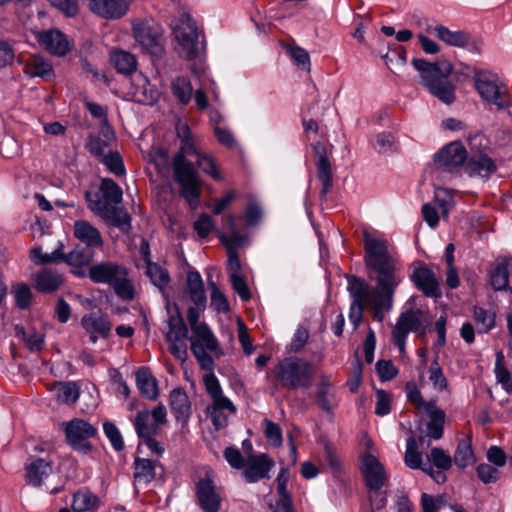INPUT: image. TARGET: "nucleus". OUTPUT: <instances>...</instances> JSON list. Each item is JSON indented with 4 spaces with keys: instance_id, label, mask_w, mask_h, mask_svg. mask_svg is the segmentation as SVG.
<instances>
[{
    "instance_id": "nucleus-2",
    "label": "nucleus",
    "mask_w": 512,
    "mask_h": 512,
    "mask_svg": "<svg viewBox=\"0 0 512 512\" xmlns=\"http://www.w3.org/2000/svg\"><path fill=\"white\" fill-rule=\"evenodd\" d=\"M200 154L192 139L183 140L173 158L174 179L180 185L181 195L193 209L198 206L202 183L194 165L187 158H197Z\"/></svg>"
},
{
    "instance_id": "nucleus-64",
    "label": "nucleus",
    "mask_w": 512,
    "mask_h": 512,
    "mask_svg": "<svg viewBox=\"0 0 512 512\" xmlns=\"http://www.w3.org/2000/svg\"><path fill=\"white\" fill-rule=\"evenodd\" d=\"M194 229L199 237L205 238L213 230L214 223L208 214H201L194 222Z\"/></svg>"
},
{
    "instance_id": "nucleus-8",
    "label": "nucleus",
    "mask_w": 512,
    "mask_h": 512,
    "mask_svg": "<svg viewBox=\"0 0 512 512\" xmlns=\"http://www.w3.org/2000/svg\"><path fill=\"white\" fill-rule=\"evenodd\" d=\"M191 331L190 348L201 369L214 370L215 363L209 353H214L217 356L222 354L217 338L207 324L195 327Z\"/></svg>"
},
{
    "instance_id": "nucleus-11",
    "label": "nucleus",
    "mask_w": 512,
    "mask_h": 512,
    "mask_svg": "<svg viewBox=\"0 0 512 512\" xmlns=\"http://www.w3.org/2000/svg\"><path fill=\"white\" fill-rule=\"evenodd\" d=\"M172 30L184 57L195 58L198 53L199 33L192 17L187 13H181L173 23Z\"/></svg>"
},
{
    "instance_id": "nucleus-46",
    "label": "nucleus",
    "mask_w": 512,
    "mask_h": 512,
    "mask_svg": "<svg viewBox=\"0 0 512 512\" xmlns=\"http://www.w3.org/2000/svg\"><path fill=\"white\" fill-rule=\"evenodd\" d=\"M454 462L457 467L464 469L474 462V454L469 440L461 439L454 453Z\"/></svg>"
},
{
    "instance_id": "nucleus-15",
    "label": "nucleus",
    "mask_w": 512,
    "mask_h": 512,
    "mask_svg": "<svg viewBox=\"0 0 512 512\" xmlns=\"http://www.w3.org/2000/svg\"><path fill=\"white\" fill-rule=\"evenodd\" d=\"M100 192L103 199L96 201L90 198L91 194L86 192V200L89 202L91 210L98 212V208L112 207L118 205L122 201L121 188L110 178H105L101 181Z\"/></svg>"
},
{
    "instance_id": "nucleus-23",
    "label": "nucleus",
    "mask_w": 512,
    "mask_h": 512,
    "mask_svg": "<svg viewBox=\"0 0 512 512\" xmlns=\"http://www.w3.org/2000/svg\"><path fill=\"white\" fill-rule=\"evenodd\" d=\"M510 269H512V257H501L495 261L489 272L490 283L494 290L501 291L508 288Z\"/></svg>"
},
{
    "instance_id": "nucleus-49",
    "label": "nucleus",
    "mask_w": 512,
    "mask_h": 512,
    "mask_svg": "<svg viewBox=\"0 0 512 512\" xmlns=\"http://www.w3.org/2000/svg\"><path fill=\"white\" fill-rule=\"evenodd\" d=\"M405 464L411 469H422V455L418 451L417 440L411 436L406 441Z\"/></svg>"
},
{
    "instance_id": "nucleus-27",
    "label": "nucleus",
    "mask_w": 512,
    "mask_h": 512,
    "mask_svg": "<svg viewBox=\"0 0 512 512\" xmlns=\"http://www.w3.org/2000/svg\"><path fill=\"white\" fill-rule=\"evenodd\" d=\"M97 213L107 222L118 227L124 232H127L131 228V218L126 210L119 204L108 208H98Z\"/></svg>"
},
{
    "instance_id": "nucleus-29",
    "label": "nucleus",
    "mask_w": 512,
    "mask_h": 512,
    "mask_svg": "<svg viewBox=\"0 0 512 512\" xmlns=\"http://www.w3.org/2000/svg\"><path fill=\"white\" fill-rule=\"evenodd\" d=\"M317 402L327 412H332L337 405L335 388L325 375L320 377L318 383Z\"/></svg>"
},
{
    "instance_id": "nucleus-25",
    "label": "nucleus",
    "mask_w": 512,
    "mask_h": 512,
    "mask_svg": "<svg viewBox=\"0 0 512 512\" xmlns=\"http://www.w3.org/2000/svg\"><path fill=\"white\" fill-rule=\"evenodd\" d=\"M170 407L177 421L186 423L191 415V404L186 392L181 388L170 393Z\"/></svg>"
},
{
    "instance_id": "nucleus-56",
    "label": "nucleus",
    "mask_w": 512,
    "mask_h": 512,
    "mask_svg": "<svg viewBox=\"0 0 512 512\" xmlns=\"http://www.w3.org/2000/svg\"><path fill=\"white\" fill-rule=\"evenodd\" d=\"M208 286L211 290V306L219 312L229 311V303L225 295L213 281H208Z\"/></svg>"
},
{
    "instance_id": "nucleus-44",
    "label": "nucleus",
    "mask_w": 512,
    "mask_h": 512,
    "mask_svg": "<svg viewBox=\"0 0 512 512\" xmlns=\"http://www.w3.org/2000/svg\"><path fill=\"white\" fill-rule=\"evenodd\" d=\"M15 336L22 339L28 349L32 352L40 351L44 345V335L37 331H31L26 333L22 325H16L14 327Z\"/></svg>"
},
{
    "instance_id": "nucleus-18",
    "label": "nucleus",
    "mask_w": 512,
    "mask_h": 512,
    "mask_svg": "<svg viewBox=\"0 0 512 512\" xmlns=\"http://www.w3.org/2000/svg\"><path fill=\"white\" fill-rule=\"evenodd\" d=\"M81 324L85 331L89 333V339L93 344L97 342L98 336L107 338L111 331V323L107 315L99 312L84 315Z\"/></svg>"
},
{
    "instance_id": "nucleus-60",
    "label": "nucleus",
    "mask_w": 512,
    "mask_h": 512,
    "mask_svg": "<svg viewBox=\"0 0 512 512\" xmlns=\"http://www.w3.org/2000/svg\"><path fill=\"white\" fill-rule=\"evenodd\" d=\"M61 257V248L58 247L52 253H43L41 248L31 250V258L37 264L59 263Z\"/></svg>"
},
{
    "instance_id": "nucleus-20",
    "label": "nucleus",
    "mask_w": 512,
    "mask_h": 512,
    "mask_svg": "<svg viewBox=\"0 0 512 512\" xmlns=\"http://www.w3.org/2000/svg\"><path fill=\"white\" fill-rule=\"evenodd\" d=\"M313 150L317 156V177L322 184L321 194L326 195L332 187L333 174L331 164L326 154V148L322 143L317 142L314 145Z\"/></svg>"
},
{
    "instance_id": "nucleus-41",
    "label": "nucleus",
    "mask_w": 512,
    "mask_h": 512,
    "mask_svg": "<svg viewBox=\"0 0 512 512\" xmlns=\"http://www.w3.org/2000/svg\"><path fill=\"white\" fill-rule=\"evenodd\" d=\"M136 383L140 393L148 399H155L158 395L157 383L151 373L141 368L136 373Z\"/></svg>"
},
{
    "instance_id": "nucleus-31",
    "label": "nucleus",
    "mask_w": 512,
    "mask_h": 512,
    "mask_svg": "<svg viewBox=\"0 0 512 512\" xmlns=\"http://www.w3.org/2000/svg\"><path fill=\"white\" fill-rule=\"evenodd\" d=\"M100 499L88 488H81L73 494L72 508L75 512H89L99 507Z\"/></svg>"
},
{
    "instance_id": "nucleus-54",
    "label": "nucleus",
    "mask_w": 512,
    "mask_h": 512,
    "mask_svg": "<svg viewBox=\"0 0 512 512\" xmlns=\"http://www.w3.org/2000/svg\"><path fill=\"white\" fill-rule=\"evenodd\" d=\"M429 380L432 383L433 387L438 391L446 390L448 387V382L442 368L440 367L437 359H435L429 368Z\"/></svg>"
},
{
    "instance_id": "nucleus-3",
    "label": "nucleus",
    "mask_w": 512,
    "mask_h": 512,
    "mask_svg": "<svg viewBox=\"0 0 512 512\" xmlns=\"http://www.w3.org/2000/svg\"><path fill=\"white\" fill-rule=\"evenodd\" d=\"M414 68L420 73V83L428 91L445 104L455 100L454 86L447 80L453 71L450 62L442 60L436 63L427 62L421 58L412 60Z\"/></svg>"
},
{
    "instance_id": "nucleus-40",
    "label": "nucleus",
    "mask_w": 512,
    "mask_h": 512,
    "mask_svg": "<svg viewBox=\"0 0 512 512\" xmlns=\"http://www.w3.org/2000/svg\"><path fill=\"white\" fill-rule=\"evenodd\" d=\"M145 269V274L152 284L165 294V289L170 283V275L168 271L163 266L155 262H149L148 265L145 266Z\"/></svg>"
},
{
    "instance_id": "nucleus-17",
    "label": "nucleus",
    "mask_w": 512,
    "mask_h": 512,
    "mask_svg": "<svg viewBox=\"0 0 512 512\" xmlns=\"http://www.w3.org/2000/svg\"><path fill=\"white\" fill-rule=\"evenodd\" d=\"M132 0H89V9L105 19H119L124 16Z\"/></svg>"
},
{
    "instance_id": "nucleus-62",
    "label": "nucleus",
    "mask_w": 512,
    "mask_h": 512,
    "mask_svg": "<svg viewBox=\"0 0 512 512\" xmlns=\"http://www.w3.org/2000/svg\"><path fill=\"white\" fill-rule=\"evenodd\" d=\"M103 430L107 438L109 439L112 447L116 451H121L124 448V441L118 428L111 422H105L103 424Z\"/></svg>"
},
{
    "instance_id": "nucleus-43",
    "label": "nucleus",
    "mask_w": 512,
    "mask_h": 512,
    "mask_svg": "<svg viewBox=\"0 0 512 512\" xmlns=\"http://www.w3.org/2000/svg\"><path fill=\"white\" fill-rule=\"evenodd\" d=\"M53 391L58 401L72 404L79 397V388L73 382H60L54 385Z\"/></svg>"
},
{
    "instance_id": "nucleus-35",
    "label": "nucleus",
    "mask_w": 512,
    "mask_h": 512,
    "mask_svg": "<svg viewBox=\"0 0 512 512\" xmlns=\"http://www.w3.org/2000/svg\"><path fill=\"white\" fill-rule=\"evenodd\" d=\"M170 88L178 104L186 106L191 102L193 87L188 78L183 76L176 77L171 81Z\"/></svg>"
},
{
    "instance_id": "nucleus-50",
    "label": "nucleus",
    "mask_w": 512,
    "mask_h": 512,
    "mask_svg": "<svg viewBox=\"0 0 512 512\" xmlns=\"http://www.w3.org/2000/svg\"><path fill=\"white\" fill-rule=\"evenodd\" d=\"M494 372L497 382L508 394H512V377L509 370L503 365L501 355L497 357Z\"/></svg>"
},
{
    "instance_id": "nucleus-32",
    "label": "nucleus",
    "mask_w": 512,
    "mask_h": 512,
    "mask_svg": "<svg viewBox=\"0 0 512 512\" xmlns=\"http://www.w3.org/2000/svg\"><path fill=\"white\" fill-rule=\"evenodd\" d=\"M58 248H61V260L60 262H65L68 265L75 267H82L90 263L94 256V251L87 247L75 246L69 253L65 254L63 252V244L59 243Z\"/></svg>"
},
{
    "instance_id": "nucleus-10",
    "label": "nucleus",
    "mask_w": 512,
    "mask_h": 512,
    "mask_svg": "<svg viewBox=\"0 0 512 512\" xmlns=\"http://www.w3.org/2000/svg\"><path fill=\"white\" fill-rule=\"evenodd\" d=\"M135 42L146 52L158 54L162 50L163 28L151 17L132 21Z\"/></svg>"
},
{
    "instance_id": "nucleus-22",
    "label": "nucleus",
    "mask_w": 512,
    "mask_h": 512,
    "mask_svg": "<svg viewBox=\"0 0 512 512\" xmlns=\"http://www.w3.org/2000/svg\"><path fill=\"white\" fill-rule=\"evenodd\" d=\"M74 236L80 242L85 244V247L94 250L103 245L102 236L99 230L86 220H77L74 223Z\"/></svg>"
},
{
    "instance_id": "nucleus-55",
    "label": "nucleus",
    "mask_w": 512,
    "mask_h": 512,
    "mask_svg": "<svg viewBox=\"0 0 512 512\" xmlns=\"http://www.w3.org/2000/svg\"><path fill=\"white\" fill-rule=\"evenodd\" d=\"M13 294L18 308L27 309L32 301V292L27 284L19 283L14 286Z\"/></svg>"
},
{
    "instance_id": "nucleus-28",
    "label": "nucleus",
    "mask_w": 512,
    "mask_h": 512,
    "mask_svg": "<svg viewBox=\"0 0 512 512\" xmlns=\"http://www.w3.org/2000/svg\"><path fill=\"white\" fill-rule=\"evenodd\" d=\"M465 171L471 177H489L496 171V164L486 155L473 156L467 161Z\"/></svg>"
},
{
    "instance_id": "nucleus-42",
    "label": "nucleus",
    "mask_w": 512,
    "mask_h": 512,
    "mask_svg": "<svg viewBox=\"0 0 512 512\" xmlns=\"http://www.w3.org/2000/svg\"><path fill=\"white\" fill-rule=\"evenodd\" d=\"M158 426L150 419L148 410L139 411L134 420L135 431L140 439L156 435Z\"/></svg>"
},
{
    "instance_id": "nucleus-5",
    "label": "nucleus",
    "mask_w": 512,
    "mask_h": 512,
    "mask_svg": "<svg viewBox=\"0 0 512 512\" xmlns=\"http://www.w3.org/2000/svg\"><path fill=\"white\" fill-rule=\"evenodd\" d=\"M90 280L97 284H106L123 301H132L135 297V287L130 278L129 270L114 261H101L89 268Z\"/></svg>"
},
{
    "instance_id": "nucleus-48",
    "label": "nucleus",
    "mask_w": 512,
    "mask_h": 512,
    "mask_svg": "<svg viewBox=\"0 0 512 512\" xmlns=\"http://www.w3.org/2000/svg\"><path fill=\"white\" fill-rule=\"evenodd\" d=\"M168 327L169 329L166 333L167 341H175L187 337V327L179 311H177V315L170 316Z\"/></svg>"
},
{
    "instance_id": "nucleus-45",
    "label": "nucleus",
    "mask_w": 512,
    "mask_h": 512,
    "mask_svg": "<svg viewBox=\"0 0 512 512\" xmlns=\"http://www.w3.org/2000/svg\"><path fill=\"white\" fill-rule=\"evenodd\" d=\"M277 492L279 495V501L282 506V512H292L291 510V497L287 490V484L289 481L288 469L282 468L277 476Z\"/></svg>"
},
{
    "instance_id": "nucleus-36",
    "label": "nucleus",
    "mask_w": 512,
    "mask_h": 512,
    "mask_svg": "<svg viewBox=\"0 0 512 512\" xmlns=\"http://www.w3.org/2000/svg\"><path fill=\"white\" fill-rule=\"evenodd\" d=\"M52 466L43 459H36L26 468L28 482L33 486H39L43 480L50 475Z\"/></svg>"
},
{
    "instance_id": "nucleus-1",
    "label": "nucleus",
    "mask_w": 512,
    "mask_h": 512,
    "mask_svg": "<svg viewBox=\"0 0 512 512\" xmlns=\"http://www.w3.org/2000/svg\"><path fill=\"white\" fill-rule=\"evenodd\" d=\"M363 237L365 264L376 285L372 287L356 276L348 278L347 289L352 299L349 320L354 328L361 323L364 309L372 313L375 321L382 322L386 313L392 310L395 291L403 281L402 265L389 252L387 241L367 232Z\"/></svg>"
},
{
    "instance_id": "nucleus-14",
    "label": "nucleus",
    "mask_w": 512,
    "mask_h": 512,
    "mask_svg": "<svg viewBox=\"0 0 512 512\" xmlns=\"http://www.w3.org/2000/svg\"><path fill=\"white\" fill-rule=\"evenodd\" d=\"M422 311L408 309L402 312L396 320L392 329L393 343L398 347L399 352H405L406 339L410 332H418L422 327Z\"/></svg>"
},
{
    "instance_id": "nucleus-61",
    "label": "nucleus",
    "mask_w": 512,
    "mask_h": 512,
    "mask_svg": "<svg viewBox=\"0 0 512 512\" xmlns=\"http://www.w3.org/2000/svg\"><path fill=\"white\" fill-rule=\"evenodd\" d=\"M476 474L484 484H492L500 478V472L497 468L487 463H481L476 468Z\"/></svg>"
},
{
    "instance_id": "nucleus-4",
    "label": "nucleus",
    "mask_w": 512,
    "mask_h": 512,
    "mask_svg": "<svg viewBox=\"0 0 512 512\" xmlns=\"http://www.w3.org/2000/svg\"><path fill=\"white\" fill-rule=\"evenodd\" d=\"M275 385L279 388L296 390L307 389L315 376L313 364L305 358L288 356L274 366L271 371Z\"/></svg>"
},
{
    "instance_id": "nucleus-26",
    "label": "nucleus",
    "mask_w": 512,
    "mask_h": 512,
    "mask_svg": "<svg viewBox=\"0 0 512 512\" xmlns=\"http://www.w3.org/2000/svg\"><path fill=\"white\" fill-rule=\"evenodd\" d=\"M433 33L448 46L461 48L469 45V34L465 31H453L444 25H436L433 27Z\"/></svg>"
},
{
    "instance_id": "nucleus-37",
    "label": "nucleus",
    "mask_w": 512,
    "mask_h": 512,
    "mask_svg": "<svg viewBox=\"0 0 512 512\" xmlns=\"http://www.w3.org/2000/svg\"><path fill=\"white\" fill-rule=\"evenodd\" d=\"M157 462L146 459L136 457L134 460V478L139 483H149L155 477V469Z\"/></svg>"
},
{
    "instance_id": "nucleus-52",
    "label": "nucleus",
    "mask_w": 512,
    "mask_h": 512,
    "mask_svg": "<svg viewBox=\"0 0 512 512\" xmlns=\"http://www.w3.org/2000/svg\"><path fill=\"white\" fill-rule=\"evenodd\" d=\"M264 434L270 445L280 447L283 443L281 427L269 419H264Z\"/></svg>"
},
{
    "instance_id": "nucleus-59",
    "label": "nucleus",
    "mask_w": 512,
    "mask_h": 512,
    "mask_svg": "<svg viewBox=\"0 0 512 512\" xmlns=\"http://www.w3.org/2000/svg\"><path fill=\"white\" fill-rule=\"evenodd\" d=\"M429 459L440 470H449L452 467V458L442 448H432Z\"/></svg>"
},
{
    "instance_id": "nucleus-34",
    "label": "nucleus",
    "mask_w": 512,
    "mask_h": 512,
    "mask_svg": "<svg viewBox=\"0 0 512 512\" xmlns=\"http://www.w3.org/2000/svg\"><path fill=\"white\" fill-rule=\"evenodd\" d=\"M24 71L30 77L48 78L52 75V65L40 55H30L25 60Z\"/></svg>"
},
{
    "instance_id": "nucleus-30",
    "label": "nucleus",
    "mask_w": 512,
    "mask_h": 512,
    "mask_svg": "<svg viewBox=\"0 0 512 512\" xmlns=\"http://www.w3.org/2000/svg\"><path fill=\"white\" fill-rule=\"evenodd\" d=\"M63 284V276L53 270L44 269L35 275V288L41 293H52Z\"/></svg>"
},
{
    "instance_id": "nucleus-19",
    "label": "nucleus",
    "mask_w": 512,
    "mask_h": 512,
    "mask_svg": "<svg viewBox=\"0 0 512 512\" xmlns=\"http://www.w3.org/2000/svg\"><path fill=\"white\" fill-rule=\"evenodd\" d=\"M274 462L266 454L251 455L244 465V476L250 483L268 477Z\"/></svg>"
},
{
    "instance_id": "nucleus-39",
    "label": "nucleus",
    "mask_w": 512,
    "mask_h": 512,
    "mask_svg": "<svg viewBox=\"0 0 512 512\" xmlns=\"http://www.w3.org/2000/svg\"><path fill=\"white\" fill-rule=\"evenodd\" d=\"M111 63L115 69L125 75L133 73L137 68V61L133 54L119 50L111 54Z\"/></svg>"
},
{
    "instance_id": "nucleus-53",
    "label": "nucleus",
    "mask_w": 512,
    "mask_h": 512,
    "mask_svg": "<svg viewBox=\"0 0 512 512\" xmlns=\"http://www.w3.org/2000/svg\"><path fill=\"white\" fill-rule=\"evenodd\" d=\"M85 147L90 154L101 159L107 154L108 141L98 135H91L87 138Z\"/></svg>"
},
{
    "instance_id": "nucleus-21",
    "label": "nucleus",
    "mask_w": 512,
    "mask_h": 512,
    "mask_svg": "<svg viewBox=\"0 0 512 512\" xmlns=\"http://www.w3.org/2000/svg\"><path fill=\"white\" fill-rule=\"evenodd\" d=\"M37 40L45 49L54 55H65L70 49L67 38L57 29L39 32L37 34Z\"/></svg>"
},
{
    "instance_id": "nucleus-12",
    "label": "nucleus",
    "mask_w": 512,
    "mask_h": 512,
    "mask_svg": "<svg viewBox=\"0 0 512 512\" xmlns=\"http://www.w3.org/2000/svg\"><path fill=\"white\" fill-rule=\"evenodd\" d=\"M67 443L76 451L88 453L92 446L87 441L96 435L97 429L82 419H73L63 424Z\"/></svg>"
},
{
    "instance_id": "nucleus-16",
    "label": "nucleus",
    "mask_w": 512,
    "mask_h": 512,
    "mask_svg": "<svg viewBox=\"0 0 512 512\" xmlns=\"http://www.w3.org/2000/svg\"><path fill=\"white\" fill-rule=\"evenodd\" d=\"M410 279L427 297L438 298L441 296L439 279L428 267L419 266L415 268Z\"/></svg>"
},
{
    "instance_id": "nucleus-63",
    "label": "nucleus",
    "mask_w": 512,
    "mask_h": 512,
    "mask_svg": "<svg viewBox=\"0 0 512 512\" xmlns=\"http://www.w3.org/2000/svg\"><path fill=\"white\" fill-rule=\"evenodd\" d=\"M288 53L296 65L305 71H310V56L305 49L293 46L288 48Z\"/></svg>"
},
{
    "instance_id": "nucleus-6",
    "label": "nucleus",
    "mask_w": 512,
    "mask_h": 512,
    "mask_svg": "<svg viewBox=\"0 0 512 512\" xmlns=\"http://www.w3.org/2000/svg\"><path fill=\"white\" fill-rule=\"evenodd\" d=\"M466 160L465 146L460 141L450 142L434 155L433 164L425 172L426 176L437 184L450 182L459 173Z\"/></svg>"
},
{
    "instance_id": "nucleus-24",
    "label": "nucleus",
    "mask_w": 512,
    "mask_h": 512,
    "mask_svg": "<svg viewBox=\"0 0 512 512\" xmlns=\"http://www.w3.org/2000/svg\"><path fill=\"white\" fill-rule=\"evenodd\" d=\"M186 295L198 308L206 307V293L202 277L198 271H190L187 274Z\"/></svg>"
},
{
    "instance_id": "nucleus-47",
    "label": "nucleus",
    "mask_w": 512,
    "mask_h": 512,
    "mask_svg": "<svg viewBox=\"0 0 512 512\" xmlns=\"http://www.w3.org/2000/svg\"><path fill=\"white\" fill-rule=\"evenodd\" d=\"M496 315L481 307L474 308V320L478 333H488L495 327Z\"/></svg>"
},
{
    "instance_id": "nucleus-7",
    "label": "nucleus",
    "mask_w": 512,
    "mask_h": 512,
    "mask_svg": "<svg viewBox=\"0 0 512 512\" xmlns=\"http://www.w3.org/2000/svg\"><path fill=\"white\" fill-rule=\"evenodd\" d=\"M475 88L482 100L496 107L498 111L508 110L511 98L507 86L489 71H477L474 75Z\"/></svg>"
},
{
    "instance_id": "nucleus-57",
    "label": "nucleus",
    "mask_w": 512,
    "mask_h": 512,
    "mask_svg": "<svg viewBox=\"0 0 512 512\" xmlns=\"http://www.w3.org/2000/svg\"><path fill=\"white\" fill-rule=\"evenodd\" d=\"M197 166L206 174L211 176L214 180H221V174L217 168L214 159L209 155H198L196 158Z\"/></svg>"
},
{
    "instance_id": "nucleus-33",
    "label": "nucleus",
    "mask_w": 512,
    "mask_h": 512,
    "mask_svg": "<svg viewBox=\"0 0 512 512\" xmlns=\"http://www.w3.org/2000/svg\"><path fill=\"white\" fill-rule=\"evenodd\" d=\"M434 186V202L441 210V214L444 218L448 217L450 210L454 207L455 201L453 199V192L443 187L448 182L431 181Z\"/></svg>"
},
{
    "instance_id": "nucleus-51",
    "label": "nucleus",
    "mask_w": 512,
    "mask_h": 512,
    "mask_svg": "<svg viewBox=\"0 0 512 512\" xmlns=\"http://www.w3.org/2000/svg\"><path fill=\"white\" fill-rule=\"evenodd\" d=\"M100 160L116 176L125 174L123 159L118 152L109 151Z\"/></svg>"
},
{
    "instance_id": "nucleus-58",
    "label": "nucleus",
    "mask_w": 512,
    "mask_h": 512,
    "mask_svg": "<svg viewBox=\"0 0 512 512\" xmlns=\"http://www.w3.org/2000/svg\"><path fill=\"white\" fill-rule=\"evenodd\" d=\"M407 398L408 400L419 410H423L424 412L427 410H431L435 405V401H425L422 398L421 392L415 385H407Z\"/></svg>"
},
{
    "instance_id": "nucleus-13",
    "label": "nucleus",
    "mask_w": 512,
    "mask_h": 512,
    "mask_svg": "<svg viewBox=\"0 0 512 512\" xmlns=\"http://www.w3.org/2000/svg\"><path fill=\"white\" fill-rule=\"evenodd\" d=\"M198 504L204 512H219L222 502L221 489L214 482V474L207 471L195 487Z\"/></svg>"
},
{
    "instance_id": "nucleus-9",
    "label": "nucleus",
    "mask_w": 512,
    "mask_h": 512,
    "mask_svg": "<svg viewBox=\"0 0 512 512\" xmlns=\"http://www.w3.org/2000/svg\"><path fill=\"white\" fill-rule=\"evenodd\" d=\"M362 472L369 488L372 505L376 509H381L386 505V495L380 494L379 491L388 483V475L384 466L378 458L371 452L367 451L362 457Z\"/></svg>"
},
{
    "instance_id": "nucleus-38",
    "label": "nucleus",
    "mask_w": 512,
    "mask_h": 512,
    "mask_svg": "<svg viewBox=\"0 0 512 512\" xmlns=\"http://www.w3.org/2000/svg\"><path fill=\"white\" fill-rule=\"evenodd\" d=\"M429 416L430 420L427 423V436L438 440L443 436L445 413L443 410L436 407V405L430 410L425 411Z\"/></svg>"
}]
</instances>
